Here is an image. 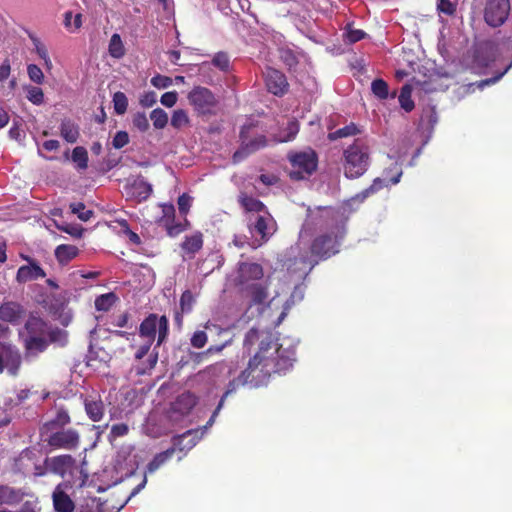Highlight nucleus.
Masks as SVG:
<instances>
[{
  "instance_id": "37",
  "label": "nucleus",
  "mask_w": 512,
  "mask_h": 512,
  "mask_svg": "<svg viewBox=\"0 0 512 512\" xmlns=\"http://www.w3.org/2000/svg\"><path fill=\"white\" fill-rule=\"evenodd\" d=\"M117 296L113 292L102 294L95 299V308L98 311H108L116 302Z\"/></svg>"
},
{
  "instance_id": "33",
  "label": "nucleus",
  "mask_w": 512,
  "mask_h": 512,
  "mask_svg": "<svg viewBox=\"0 0 512 512\" xmlns=\"http://www.w3.org/2000/svg\"><path fill=\"white\" fill-rule=\"evenodd\" d=\"M108 52L109 55L115 59H120L125 55L126 50L122 42L121 36L119 34L114 33L111 36L108 46Z\"/></svg>"
},
{
  "instance_id": "13",
  "label": "nucleus",
  "mask_w": 512,
  "mask_h": 512,
  "mask_svg": "<svg viewBox=\"0 0 512 512\" xmlns=\"http://www.w3.org/2000/svg\"><path fill=\"white\" fill-rule=\"evenodd\" d=\"M265 83L268 91L275 96H282L288 91L289 84L284 73L268 67L265 71Z\"/></svg>"
},
{
  "instance_id": "43",
  "label": "nucleus",
  "mask_w": 512,
  "mask_h": 512,
  "mask_svg": "<svg viewBox=\"0 0 512 512\" xmlns=\"http://www.w3.org/2000/svg\"><path fill=\"white\" fill-rule=\"evenodd\" d=\"M112 101L114 105V111L116 114L122 115L127 111L128 99L125 93L121 91L114 93Z\"/></svg>"
},
{
  "instance_id": "3",
  "label": "nucleus",
  "mask_w": 512,
  "mask_h": 512,
  "mask_svg": "<svg viewBox=\"0 0 512 512\" xmlns=\"http://www.w3.org/2000/svg\"><path fill=\"white\" fill-rule=\"evenodd\" d=\"M344 175L348 179L361 177L370 164L368 147L358 140L344 150Z\"/></svg>"
},
{
  "instance_id": "42",
  "label": "nucleus",
  "mask_w": 512,
  "mask_h": 512,
  "mask_svg": "<svg viewBox=\"0 0 512 512\" xmlns=\"http://www.w3.org/2000/svg\"><path fill=\"white\" fill-rule=\"evenodd\" d=\"M150 119L153 122V126L156 129H163L166 127L168 123V115L167 113L161 109L156 108L150 113Z\"/></svg>"
},
{
  "instance_id": "6",
  "label": "nucleus",
  "mask_w": 512,
  "mask_h": 512,
  "mask_svg": "<svg viewBox=\"0 0 512 512\" xmlns=\"http://www.w3.org/2000/svg\"><path fill=\"white\" fill-rule=\"evenodd\" d=\"M169 333V322L165 315L149 314L139 326V335L152 344L157 335V346H160L167 339Z\"/></svg>"
},
{
  "instance_id": "40",
  "label": "nucleus",
  "mask_w": 512,
  "mask_h": 512,
  "mask_svg": "<svg viewBox=\"0 0 512 512\" xmlns=\"http://www.w3.org/2000/svg\"><path fill=\"white\" fill-rule=\"evenodd\" d=\"M371 90L373 94L381 99H387L389 96V87L386 81L383 79H375L371 84Z\"/></svg>"
},
{
  "instance_id": "2",
  "label": "nucleus",
  "mask_w": 512,
  "mask_h": 512,
  "mask_svg": "<svg viewBox=\"0 0 512 512\" xmlns=\"http://www.w3.org/2000/svg\"><path fill=\"white\" fill-rule=\"evenodd\" d=\"M345 235L343 228L336 227L329 232L316 236L310 245L309 254L298 258L300 264L309 273L320 261L334 256L340 251V242Z\"/></svg>"
},
{
  "instance_id": "28",
  "label": "nucleus",
  "mask_w": 512,
  "mask_h": 512,
  "mask_svg": "<svg viewBox=\"0 0 512 512\" xmlns=\"http://www.w3.org/2000/svg\"><path fill=\"white\" fill-rule=\"evenodd\" d=\"M132 195L138 202L147 200L152 194V185L143 179L135 180L131 186Z\"/></svg>"
},
{
  "instance_id": "39",
  "label": "nucleus",
  "mask_w": 512,
  "mask_h": 512,
  "mask_svg": "<svg viewBox=\"0 0 512 512\" xmlns=\"http://www.w3.org/2000/svg\"><path fill=\"white\" fill-rule=\"evenodd\" d=\"M30 39L35 47L37 55L44 61L45 66L50 69L52 67V62L46 46L37 37L30 36Z\"/></svg>"
},
{
  "instance_id": "38",
  "label": "nucleus",
  "mask_w": 512,
  "mask_h": 512,
  "mask_svg": "<svg viewBox=\"0 0 512 512\" xmlns=\"http://www.w3.org/2000/svg\"><path fill=\"white\" fill-rule=\"evenodd\" d=\"M72 160L78 169L84 170L88 167V153L82 146H77L72 151Z\"/></svg>"
},
{
  "instance_id": "7",
  "label": "nucleus",
  "mask_w": 512,
  "mask_h": 512,
  "mask_svg": "<svg viewBox=\"0 0 512 512\" xmlns=\"http://www.w3.org/2000/svg\"><path fill=\"white\" fill-rule=\"evenodd\" d=\"M188 101L199 115L212 114L218 101L213 92L203 86H195L188 93Z\"/></svg>"
},
{
  "instance_id": "30",
  "label": "nucleus",
  "mask_w": 512,
  "mask_h": 512,
  "mask_svg": "<svg viewBox=\"0 0 512 512\" xmlns=\"http://www.w3.org/2000/svg\"><path fill=\"white\" fill-rule=\"evenodd\" d=\"M175 448L170 447L167 450L160 452L154 456V458L148 463L146 467V473L152 474L158 470L163 464H165L174 455Z\"/></svg>"
},
{
  "instance_id": "32",
  "label": "nucleus",
  "mask_w": 512,
  "mask_h": 512,
  "mask_svg": "<svg viewBox=\"0 0 512 512\" xmlns=\"http://www.w3.org/2000/svg\"><path fill=\"white\" fill-rule=\"evenodd\" d=\"M47 324L39 316L30 315L25 323V329L28 335H44L46 333Z\"/></svg>"
},
{
  "instance_id": "64",
  "label": "nucleus",
  "mask_w": 512,
  "mask_h": 512,
  "mask_svg": "<svg viewBox=\"0 0 512 512\" xmlns=\"http://www.w3.org/2000/svg\"><path fill=\"white\" fill-rule=\"evenodd\" d=\"M157 101V96H156V93L153 92V91H150V92H147L145 93L141 98H140V104L143 106V107H152Z\"/></svg>"
},
{
  "instance_id": "20",
  "label": "nucleus",
  "mask_w": 512,
  "mask_h": 512,
  "mask_svg": "<svg viewBox=\"0 0 512 512\" xmlns=\"http://www.w3.org/2000/svg\"><path fill=\"white\" fill-rule=\"evenodd\" d=\"M196 404L197 397L191 392H184L172 403V410L184 416L189 414Z\"/></svg>"
},
{
  "instance_id": "49",
  "label": "nucleus",
  "mask_w": 512,
  "mask_h": 512,
  "mask_svg": "<svg viewBox=\"0 0 512 512\" xmlns=\"http://www.w3.org/2000/svg\"><path fill=\"white\" fill-rule=\"evenodd\" d=\"M212 64L219 68L221 71H228L230 66V60L225 52H218L212 59Z\"/></svg>"
},
{
  "instance_id": "1",
  "label": "nucleus",
  "mask_w": 512,
  "mask_h": 512,
  "mask_svg": "<svg viewBox=\"0 0 512 512\" xmlns=\"http://www.w3.org/2000/svg\"><path fill=\"white\" fill-rule=\"evenodd\" d=\"M254 345H257V351L244 369L246 379L251 376L250 381L262 387L268 384L273 374L286 373L292 369L296 361L295 347L279 344L278 338L271 331L256 328L248 330L243 346L250 351Z\"/></svg>"
},
{
  "instance_id": "48",
  "label": "nucleus",
  "mask_w": 512,
  "mask_h": 512,
  "mask_svg": "<svg viewBox=\"0 0 512 512\" xmlns=\"http://www.w3.org/2000/svg\"><path fill=\"white\" fill-rule=\"evenodd\" d=\"M437 11L440 14L453 16L457 11V3L451 0H437Z\"/></svg>"
},
{
  "instance_id": "61",
  "label": "nucleus",
  "mask_w": 512,
  "mask_h": 512,
  "mask_svg": "<svg viewBox=\"0 0 512 512\" xmlns=\"http://www.w3.org/2000/svg\"><path fill=\"white\" fill-rule=\"evenodd\" d=\"M151 84L158 89H164L172 84V79L168 76L156 75L151 79Z\"/></svg>"
},
{
  "instance_id": "59",
  "label": "nucleus",
  "mask_w": 512,
  "mask_h": 512,
  "mask_svg": "<svg viewBox=\"0 0 512 512\" xmlns=\"http://www.w3.org/2000/svg\"><path fill=\"white\" fill-rule=\"evenodd\" d=\"M129 143V135L126 131H118L112 141L113 147L121 149Z\"/></svg>"
},
{
  "instance_id": "60",
  "label": "nucleus",
  "mask_w": 512,
  "mask_h": 512,
  "mask_svg": "<svg viewBox=\"0 0 512 512\" xmlns=\"http://www.w3.org/2000/svg\"><path fill=\"white\" fill-rule=\"evenodd\" d=\"M287 135L284 136L280 141L288 142L295 138L299 132V124L297 121H290L286 127Z\"/></svg>"
},
{
  "instance_id": "22",
  "label": "nucleus",
  "mask_w": 512,
  "mask_h": 512,
  "mask_svg": "<svg viewBox=\"0 0 512 512\" xmlns=\"http://www.w3.org/2000/svg\"><path fill=\"white\" fill-rule=\"evenodd\" d=\"M203 243V234L197 231L192 235L185 236L180 246L185 255L192 259L202 249Z\"/></svg>"
},
{
  "instance_id": "35",
  "label": "nucleus",
  "mask_w": 512,
  "mask_h": 512,
  "mask_svg": "<svg viewBox=\"0 0 512 512\" xmlns=\"http://www.w3.org/2000/svg\"><path fill=\"white\" fill-rule=\"evenodd\" d=\"M411 94L412 87L409 84H405L401 88L400 95L398 97L401 108L404 109L406 112H411L415 107Z\"/></svg>"
},
{
  "instance_id": "12",
  "label": "nucleus",
  "mask_w": 512,
  "mask_h": 512,
  "mask_svg": "<svg viewBox=\"0 0 512 512\" xmlns=\"http://www.w3.org/2000/svg\"><path fill=\"white\" fill-rule=\"evenodd\" d=\"M21 258L27 261L28 264L20 266L17 270L16 281L19 284L46 277V272L34 258L23 254H21Z\"/></svg>"
},
{
  "instance_id": "27",
  "label": "nucleus",
  "mask_w": 512,
  "mask_h": 512,
  "mask_svg": "<svg viewBox=\"0 0 512 512\" xmlns=\"http://www.w3.org/2000/svg\"><path fill=\"white\" fill-rule=\"evenodd\" d=\"M251 376H249L247 379L244 375V370L239 374L237 378L232 379L229 381L226 391L221 397L220 400H223V403L225 402V399L232 393L236 392V390L240 386L249 385L251 388H259L261 385H256L253 381H250Z\"/></svg>"
},
{
  "instance_id": "23",
  "label": "nucleus",
  "mask_w": 512,
  "mask_h": 512,
  "mask_svg": "<svg viewBox=\"0 0 512 512\" xmlns=\"http://www.w3.org/2000/svg\"><path fill=\"white\" fill-rule=\"evenodd\" d=\"M53 506L57 512H73L75 504L70 496L58 485L52 494Z\"/></svg>"
},
{
  "instance_id": "54",
  "label": "nucleus",
  "mask_w": 512,
  "mask_h": 512,
  "mask_svg": "<svg viewBox=\"0 0 512 512\" xmlns=\"http://www.w3.org/2000/svg\"><path fill=\"white\" fill-rule=\"evenodd\" d=\"M207 341L208 336L206 332L202 330L195 331L190 339L191 345L197 349L203 348L206 345Z\"/></svg>"
},
{
  "instance_id": "18",
  "label": "nucleus",
  "mask_w": 512,
  "mask_h": 512,
  "mask_svg": "<svg viewBox=\"0 0 512 512\" xmlns=\"http://www.w3.org/2000/svg\"><path fill=\"white\" fill-rule=\"evenodd\" d=\"M241 290L250 297V307L253 305H263L269 296L268 286L262 283H252Z\"/></svg>"
},
{
  "instance_id": "56",
  "label": "nucleus",
  "mask_w": 512,
  "mask_h": 512,
  "mask_svg": "<svg viewBox=\"0 0 512 512\" xmlns=\"http://www.w3.org/2000/svg\"><path fill=\"white\" fill-rule=\"evenodd\" d=\"M163 226L165 227L167 234L170 237H175L186 230V225L182 224L181 222H175V219Z\"/></svg>"
},
{
  "instance_id": "17",
  "label": "nucleus",
  "mask_w": 512,
  "mask_h": 512,
  "mask_svg": "<svg viewBox=\"0 0 512 512\" xmlns=\"http://www.w3.org/2000/svg\"><path fill=\"white\" fill-rule=\"evenodd\" d=\"M71 423V416L67 409L59 407L56 409L55 415L52 419L44 422L39 428V433L43 434L51 430L65 429Z\"/></svg>"
},
{
  "instance_id": "36",
  "label": "nucleus",
  "mask_w": 512,
  "mask_h": 512,
  "mask_svg": "<svg viewBox=\"0 0 512 512\" xmlns=\"http://www.w3.org/2000/svg\"><path fill=\"white\" fill-rule=\"evenodd\" d=\"M170 124L179 130L190 125V118L185 110L177 109L173 111Z\"/></svg>"
},
{
  "instance_id": "58",
  "label": "nucleus",
  "mask_w": 512,
  "mask_h": 512,
  "mask_svg": "<svg viewBox=\"0 0 512 512\" xmlns=\"http://www.w3.org/2000/svg\"><path fill=\"white\" fill-rule=\"evenodd\" d=\"M384 186H386V184L383 179L375 178L373 180V183L368 188H366L365 190L362 191L361 195L363 198H366V197L378 192Z\"/></svg>"
},
{
  "instance_id": "51",
  "label": "nucleus",
  "mask_w": 512,
  "mask_h": 512,
  "mask_svg": "<svg viewBox=\"0 0 512 512\" xmlns=\"http://www.w3.org/2000/svg\"><path fill=\"white\" fill-rule=\"evenodd\" d=\"M280 59L285 63V65L289 67V69L298 65V58L294 51L291 49H281Z\"/></svg>"
},
{
  "instance_id": "4",
  "label": "nucleus",
  "mask_w": 512,
  "mask_h": 512,
  "mask_svg": "<svg viewBox=\"0 0 512 512\" xmlns=\"http://www.w3.org/2000/svg\"><path fill=\"white\" fill-rule=\"evenodd\" d=\"M287 158L292 166L289 172L291 180L300 181L307 179L317 170L318 155L311 148L299 152H290Z\"/></svg>"
},
{
  "instance_id": "50",
  "label": "nucleus",
  "mask_w": 512,
  "mask_h": 512,
  "mask_svg": "<svg viewBox=\"0 0 512 512\" xmlns=\"http://www.w3.org/2000/svg\"><path fill=\"white\" fill-rule=\"evenodd\" d=\"M129 433V427L125 423H118L111 426L109 433V441H113L117 438L124 437Z\"/></svg>"
},
{
  "instance_id": "62",
  "label": "nucleus",
  "mask_w": 512,
  "mask_h": 512,
  "mask_svg": "<svg viewBox=\"0 0 512 512\" xmlns=\"http://www.w3.org/2000/svg\"><path fill=\"white\" fill-rule=\"evenodd\" d=\"M177 99H178L177 92L176 91H169V92H165L161 96L160 102L162 103V105H164V106H166L168 108H171V107H173L176 104Z\"/></svg>"
},
{
  "instance_id": "26",
  "label": "nucleus",
  "mask_w": 512,
  "mask_h": 512,
  "mask_svg": "<svg viewBox=\"0 0 512 512\" xmlns=\"http://www.w3.org/2000/svg\"><path fill=\"white\" fill-rule=\"evenodd\" d=\"M238 202L239 204L241 205V207L244 208V210L246 212H255V213H264L265 211H268L267 207L265 206V204L252 197V196H248L247 194L245 193H241L238 197Z\"/></svg>"
},
{
  "instance_id": "57",
  "label": "nucleus",
  "mask_w": 512,
  "mask_h": 512,
  "mask_svg": "<svg viewBox=\"0 0 512 512\" xmlns=\"http://www.w3.org/2000/svg\"><path fill=\"white\" fill-rule=\"evenodd\" d=\"M162 217L160 219V223L162 225H165L166 223L171 222L173 219H175V207L173 204H162Z\"/></svg>"
},
{
  "instance_id": "8",
  "label": "nucleus",
  "mask_w": 512,
  "mask_h": 512,
  "mask_svg": "<svg viewBox=\"0 0 512 512\" xmlns=\"http://www.w3.org/2000/svg\"><path fill=\"white\" fill-rule=\"evenodd\" d=\"M509 0H487L484 7V20L493 27L502 26L508 19L510 13Z\"/></svg>"
},
{
  "instance_id": "63",
  "label": "nucleus",
  "mask_w": 512,
  "mask_h": 512,
  "mask_svg": "<svg viewBox=\"0 0 512 512\" xmlns=\"http://www.w3.org/2000/svg\"><path fill=\"white\" fill-rule=\"evenodd\" d=\"M252 154L245 144L241 143L240 148L232 156L233 163H239L248 155Z\"/></svg>"
},
{
  "instance_id": "41",
  "label": "nucleus",
  "mask_w": 512,
  "mask_h": 512,
  "mask_svg": "<svg viewBox=\"0 0 512 512\" xmlns=\"http://www.w3.org/2000/svg\"><path fill=\"white\" fill-rule=\"evenodd\" d=\"M69 208L73 214H77L78 218L84 222L90 220L94 212L88 210L83 202H74L69 205Z\"/></svg>"
},
{
  "instance_id": "19",
  "label": "nucleus",
  "mask_w": 512,
  "mask_h": 512,
  "mask_svg": "<svg viewBox=\"0 0 512 512\" xmlns=\"http://www.w3.org/2000/svg\"><path fill=\"white\" fill-rule=\"evenodd\" d=\"M49 341L44 335H27L24 339V348L27 356H37L46 351Z\"/></svg>"
},
{
  "instance_id": "52",
  "label": "nucleus",
  "mask_w": 512,
  "mask_h": 512,
  "mask_svg": "<svg viewBox=\"0 0 512 512\" xmlns=\"http://www.w3.org/2000/svg\"><path fill=\"white\" fill-rule=\"evenodd\" d=\"M27 73L29 79L36 83V84H42L44 81V74L39 66L36 64H29L27 66Z\"/></svg>"
},
{
  "instance_id": "44",
  "label": "nucleus",
  "mask_w": 512,
  "mask_h": 512,
  "mask_svg": "<svg viewBox=\"0 0 512 512\" xmlns=\"http://www.w3.org/2000/svg\"><path fill=\"white\" fill-rule=\"evenodd\" d=\"M345 30V39L349 44H354L367 36L366 32L353 28L352 24H347Z\"/></svg>"
},
{
  "instance_id": "21",
  "label": "nucleus",
  "mask_w": 512,
  "mask_h": 512,
  "mask_svg": "<svg viewBox=\"0 0 512 512\" xmlns=\"http://www.w3.org/2000/svg\"><path fill=\"white\" fill-rule=\"evenodd\" d=\"M84 408L88 418L93 422H99L104 416V403L99 396L85 397Z\"/></svg>"
},
{
  "instance_id": "25",
  "label": "nucleus",
  "mask_w": 512,
  "mask_h": 512,
  "mask_svg": "<svg viewBox=\"0 0 512 512\" xmlns=\"http://www.w3.org/2000/svg\"><path fill=\"white\" fill-rule=\"evenodd\" d=\"M251 129V126H243L241 128L239 137L242 144H245L251 153H254L267 145V138L264 135H257L253 139H249L248 133Z\"/></svg>"
},
{
  "instance_id": "14",
  "label": "nucleus",
  "mask_w": 512,
  "mask_h": 512,
  "mask_svg": "<svg viewBox=\"0 0 512 512\" xmlns=\"http://www.w3.org/2000/svg\"><path fill=\"white\" fill-rule=\"evenodd\" d=\"M44 463L50 472L64 477L74 468L76 460L71 455L62 454L46 458Z\"/></svg>"
},
{
  "instance_id": "5",
  "label": "nucleus",
  "mask_w": 512,
  "mask_h": 512,
  "mask_svg": "<svg viewBox=\"0 0 512 512\" xmlns=\"http://www.w3.org/2000/svg\"><path fill=\"white\" fill-rule=\"evenodd\" d=\"M40 437L51 451H73L78 449L80 445V433L74 428L51 430L40 434Z\"/></svg>"
},
{
  "instance_id": "16",
  "label": "nucleus",
  "mask_w": 512,
  "mask_h": 512,
  "mask_svg": "<svg viewBox=\"0 0 512 512\" xmlns=\"http://www.w3.org/2000/svg\"><path fill=\"white\" fill-rule=\"evenodd\" d=\"M203 432L199 429H190L180 435L172 437V444L175 450L189 451L191 450L201 439Z\"/></svg>"
},
{
  "instance_id": "29",
  "label": "nucleus",
  "mask_w": 512,
  "mask_h": 512,
  "mask_svg": "<svg viewBox=\"0 0 512 512\" xmlns=\"http://www.w3.org/2000/svg\"><path fill=\"white\" fill-rule=\"evenodd\" d=\"M60 134L68 143H75L79 137V127L70 119H64L60 125Z\"/></svg>"
},
{
  "instance_id": "11",
  "label": "nucleus",
  "mask_w": 512,
  "mask_h": 512,
  "mask_svg": "<svg viewBox=\"0 0 512 512\" xmlns=\"http://www.w3.org/2000/svg\"><path fill=\"white\" fill-rule=\"evenodd\" d=\"M264 275L263 267L254 262H239L237 268L236 285L241 289L256 283Z\"/></svg>"
},
{
  "instance_id": "34",
  "label": "nucleus",
  "mask_w": 512,
  "mask_h": 512,
  "mask_svg": "<svg viewBox=\"0 0 512 512\" xmlns=\"http://www.w3.org/2000/svg\"><path fill=\"white\" fill-rule=\"evenodd\" d=\"M360 132L361 131L358 128V126L355 123L351 122L350 124L335 130L334 132H330L328 134V139L331 141H334V140H337L340 138L355 136V135L359 134Z\"/></svg>"
},
{
  "instance_id": "47",
  "label": "nucleus",
  "mask_w": 512,
  "mask_h": 512,
  "mask_svg": "<svg viewBox=\"0 0 512 512\" xmlns=\"http://www.w3.org/2000/svg\"><path fill=\"white\" fill-rule=\"evenodd\" d=\"M195 303L194 295L190 290H185L180 297V309L182 313H190Z\"/></svg>"
},
{
  "instance_id": "31",
  "label": "nucleus",
  "mask_w": 512,
  "mask_h": 512,
  "mask_svg": "<svg viewBox=\"0 0 512 512\" xmlns=\"http://www.w3.org/2000/svg\"><path fill=\"white\" fill-rule=\"evenodd\" d=\"M79 253V250L74 245L62 244L56 247L55 257L61 264H67L74 259Z\"/></svg>"
},
{
  "instance_id": "24",
  "label": "nucleus",
  "mask_w": 512,
  "mask_h": 512,
  "mask_svg": "<svg viewBox=\"0 0 512 512\" xmlns=\"http://www.w3.org/2000/svg\"><path fill=\"white\" fill-rule=\"evenodd\" d=\"M24 492L21 489L9 485H0V506L16 505L22 501Z\"/></svg>"
},
{
  "instance_id": "15",
  "label": "nucleus",
  "mask_w": 512,
  "mask_h": 512,
  "mask_svg": "<svg viewBox=\"0 0 512 512\" xmlns=\"http://www.w3.org/2000/svg\"><path fill=\"white\" fill-rule=\"evenodd\" d=\"M26 315L24 307L14 301H7L0 306V320L11 323L13 325L19 324Z\"/></svg>"
},
{
  "instance_id": "55",
  "label": "nucleus",
  "mask_w": 512,
  "mask_h": 512,
  "mask_svg": "<svg viewBox=\"0 0 512 512\" xmlns=\"http://www.w3.org/2000/svg\"><path fill=\"white\" fill-rule=\"evenodd\" d=\"M177 204L180 214L186 216L192 204V197L187 193H183L178 197Z\"/></svg>"
},
{
  "instance_id": "53",
  "label": "nucleus",
  "mask_w": 512,
  "mask_h": 512,
  "mask_svg": "<svg viewBox=\"0 0 512 512\" xmlns=\"http://www.w3.org/2000/svg\"><path fill=\"white\" fill-rule=\"evenodd\" d=\"M48 341L50 343L64 344L67 340V333L60 328L51 329L48 333Z\"/></svg>"
},
{
  "instance_id": "45",
  "label": "nucleus",
  "mask_w": 512,
  "mask_h": 512,
  "mask_svg": "<svg viewBox=\"0 0 512 512\" xmlns=\"http://www.w3.org/2000/svg\"><path fill=\"white\" fill-rule=\"evenodd\" d=\"M25 90L27 99L34 105H41L44 102V92L40 87L27 86Z\"/></svg>"
},
{
  "instance_id": "46",
  "label": "nucleus",
  "mask_w": 512,
  "mask_h": 512,
  "mask_svg": "<svg viewBox=\"0 0 512 512\" xmlns=\"http://www.w3.org/2000/svg\"><path fill=\"white\" fill-rule=\"evenodd\" d=\"M132 124L134 128L142 133L146 132L150 127L149 120L144 112L135 113L132 118Z\"/></svg>"
},
{
  "instance_id": "9",
  "label": "nucleus",
  "mask_w": 512,
  "mask_h": 512,
  "mask_svg": "<svg viewBox=\"0 0 512 512\" xmlns=\"http://www.w3.org/2000/svg\"><path fill=\"white\" fill-rule=\"evenodd\" d=\"M248 229L252 235H259L261 243L267 242L277 230V223L269 211L248 219Z\"/></svg>"
},
{
  "instance_id": "10",
  "label": "nucleus",
  "mask_w": 512,
  "mask_h": 512,
  "mask_svg": "<svg viewBox=\"0 0 512 512\" xmlns=\"http://www.w3.org/2000/svg\"><path fill=\"white\" fill-rule=\"evenodd\" d=\"M22 363V357L16 346L0 342V372L6 370L16 376Z\"/></svg>"
}]
</instances>
